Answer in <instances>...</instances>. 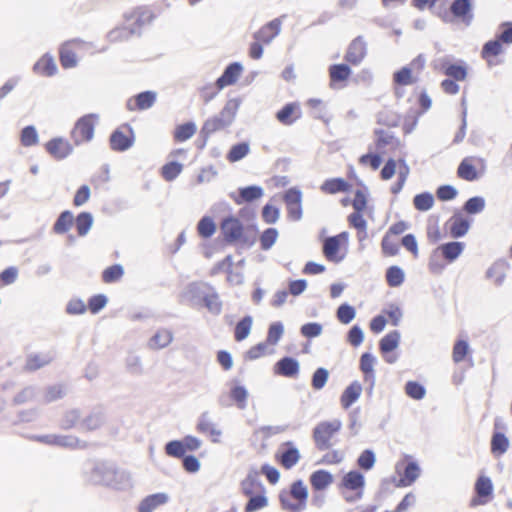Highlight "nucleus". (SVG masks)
Segmentation results:
<instances>
[{
  "mask_svg": "<svg viewBox=\"0 0 512 512\" xmlns=\"http://www.w3.org/2000/svg\"><path fill=\"white\" fill-rule=\"evenodd\" d=\"M349 233L342 231L334 236H327L322 240V254L333 263H340L344 260L345 254H341V246L347 245Z\"/></svg>",
  "mask_w": 512,
  "mask_h": 512,
  "instance_id": "6e6552de",
  "label": "nucleus"
},
{
  "mask_svg": "<svg viewBox=\"0 0 512 512\" xmlns=\"http://www.w3.org/2000/svg\"><path fill=\"white\" fill-rule=\"evenodd\" d=\"M419 111H410L404 119L403 131L405 134H410L417 125L418 117L428 111L432 105V100L427 92L424 90L420 93L418 98Z\"/></svg>",
  "mask_w": 512,
  "mask_h": 512,
  "instance_id": "a211bd4d",
  "label": "nucleus"
},
{
  "mask_svg": "<svg viewBox=\"0 0 512 512\" xmlns=\"http://www.w3.org/2000/svg\"><path fill=\"white\" fill-rule=\"evenodd\" d=\"M281 464L286 470L292 469L301 459V454L293 441H286L281 445Z\"/></svg>",
  "mask_w": 512,
  "mask_h": 512,
  "instance_id": "72a5a7b5",
  "label": "nucleus"
},
{
  "mask_svg": "<svg viewBox=\"0 0 512 512\" xmlns=\"http://www.w3.org/2000/svg\"><path fill=\"white\" fill-rule=\"evenodd\" d=\"M509 268V263L506 260H498L486 271V277L494 279L497 286L502 285L506 277V271Z\"/></svg>",
  "mask_w": 512,
  "mask_h": 512,
  "instance_id": "de8ad7c7",
  "label": "nucleus"
},
{
  "mask_svg": "<svg viewBox=\"0 0 512 512\" xmlns=\"http://www.w3.org/2000/svg\"><path fill=\"white\" fill-rule=\"evenodd\" d=\"M250 152V143L248 141H241L233 144L227 155L226 159L230 163H235L244 159Z\"/></svg>",
  "mask_w": 512,
  "mask_h": 512,
  "instance_id": "603ef678",
  "label": "nucleus"
},
{
  "mask_svg": "<svg viewBox=\"0 0 512 512\" xmlns=\"http://www.w3.org/2000/svg\"><path fill=\"white\" fill-rule=\"evenodd\" d=\"M240 490L244 496H251L255 492L266 490L264 484L259 479V471L256 467L251 466L246 477L240 482Z\"/></svg>",
  "mask_w": 512,
  "mask_h": 512,
  "instance_id": "b1692460",
  "label": "nucleus"
},
{
  "mask_svg": "<svg viewBox=\"0 0 512 512\" xmlns=\"http://www.w3.org/2000/svg\"><path fill=\"white\" fill-rule=\"evenodd\" d=\"M216 232V223L211 216H203L197 223V233L203 239H208Z\"/></svg>",
  "mask_w": 512,
  "mask_h": 512,
  "instance_id": "680f3d73",
  "label": "nucleus"
},
{
  "mask_svg": "<svg viewBox=\"0 0 512 512\" xmlns=\"http://www.w3.org/2000/svg\"><path fill=\"white\" fill-rule=\"evenodd\" d=\"M173 340V333L170 329L160 328L154 332L148 341V347L152 350H159L167 347Z\"/></svg>",
  "mask_w": 512,
  "mask_h": 512,
  "instance_id": "a19ab883",
  "label": "nucleus"
},
{
  "mask_svg": "<svg viewBox=\"0 0 512 512\" xmlns=\"http://www.w3.org/2000/svg\"><path fill=\"white\" fill-rule=\"evenodd\" d=\"M247 497L248 500L244 506V512H256L264 509L269 505V499L266 495V490L257 492V494H252L251 496Z\"/></svg>",
  "mask_w": 512,
  "mask_h": 512,
  "instance_id": "09e8293b",
  "label": "nucleus"
},
{
  "mask_svg": "<svg viewBox=\"0 0 512 512\" xmlns=\"http://www.w3.org/2000/svg\"><path fill=\"white\" fill-rule=\"evenodd\" d=\"M281 18H275L254 33V39L269 44L281 32Z\"/></svg>",
  "mask_w": 512,
  "mask_h": 512,
  "instance_id": "7c9ffc66",
  "label": "nucleus"
},
{
  "mask_svg": "<svg viewBox=\"0 0 512 512\" xmlns=\"http://www.w3.org/2000/svg\"><path fill=\"white\" fill-rule=\"evenodd\" d=\"M363 391L362 384L358 380L352 381L341 393L340 404L345 410L356 403Z\"/></svg>",
  "mask_w": 512,
  "mask_h": 512,
  "instance_id": "2f4dec72",
  "label": "nucleus"
},
{
  "mask_svg": "<svg viewBox=\"0 0 512 512\" xmlns=\"http://www.w3.org/2000/svg\"><path fill=\"white\" fill-rule=\"evenodd\" d=\"M404 460L406 462L404 474L401 475V473L397 468V472L399 473V478L396 479V477H392V481L395 483L396 487H408L413 485L417 479L421 476V466L412 455L405 454Z\"/></svg>",
  "mask_w": 512,
  "mask_h": 512,
  "instance_id": "f8f14e48",
  "label": "nucleus"
},
{
  "mask_svg": "<svg viewBox=\"0 0 512 512\" xmlns=\"http://www.w3.org/2000/svg\"><path fill=\"white\" fill-rule=\"evenodd\" d=\"M283 200L286 205L288 217L293 221L302 218V192L297 187H291L284 192Z\"/></svg>",
  "mask_w": 512,
  "mask_h": 512,
  "instance_id": "dca6fc26",
  "label": "nucleus"
},
{
  "mask_svg": "<svg viewBox=\"0 0 512 512\" xmlns=\"http://www.w3.org/2000/svg\"><path fill=\"white\" fill-rule=\"evenodd\" d=\"M94 222V218L92 213L87 211L80 212L76 217H74V224L76 227V231L78 236L83 237L88 234Z\"/></svg>",
  "mask_w": 512,
  "mask_h": 512,
  "instance_id": "3c124183",
  "label": "nucleus"
},
{
  "mask_svg": "<svg viewBox=\"0 0 512 512\" xmlns=\"http://www.w3.org/2000/svg\"><path fill=\"white\" fill-rule=\"evenodd\" d=\"M196 429L199 433L209 434L213 443H219L222 431L216 428L215 424L208 419V412H203L198 418Z\"/></svg>",
  "mask_w": 512,
  "mask_h": 512,
  "instance_id": "4c0bfd02",
  "label": "nucleus"
},
{
  "mask_svg": "<svg viewBox=\"0 0 512 512\" xmlns=\"http://www.w3.org/2000/svg\"><path fill=\"white\" fill-rule=\"evenodd\" d=\"M97 119V114L90 113L77 120L75 128L72 131V137L74 138L76 145H79L81 142H89L93 139L95 120Z\"/></svg>",
  "mask_w": 512,
  "mask_h": 512,
  "instance_id": "ddd939ff",
  "label": "nucleus"
},
{
  "mask_svg": "<svg viewBox=\"0 0 512 512\" xmlns=\"http://www.w3.org/2000/svg\"><path fill=\"white\" fill-rule=\"evenodd\" d=\"M441 71L448 77L458 81H464L468 74V67L463 60L452 63L448 57L440 59Z\"/></svg>",
  "mask_w": 512,
  "mask_h": 512,
  "instance_id": "5701e85b",
  "label": "nucleus"
},
{
  "mask_svg": "<svg viewBox=\"0 0 512 512\" xmlns=\"http://www.w3.org/2000/svg\"><path fill=\"white\" fill-rule=\"evenodd\" d=\"M230 400L240 410L246 409L248 405L249 391L239 378H232L228 382Z\"/></svg>",
  "mask_w": 512,
  "mask_h": 512,
  "instance_id": "4be33fe9",
  "label": "nucleus"
},
{
  "mask_svg": "<svg viewBox=\"0 0 512 512\" xmlns=\"http://www.w3.org/2000/svg\"><path fill=\"white\" fill-rule=\"evenodd\" d=\"M169 501V495L165 492H157L145 496L138 504L137 512H153L159 506Z\"/></svg>",
  "mask_w": 512,
  "mask_h": 512,
  "instance_id": "473e14b6",
  "label": "nucleus"
},
{
  "mask_svg": "<svg viewBox=\"0 0 512 512\" xmlns=\"http://www.w3.org/2000/svg\"><path fill=\"white\" fill-rule=\"evenodd\" d=\"M329 377H330V372L327 368L317 367L311 376V387L313 388V390H315V391L322 390L326 386V384L329 380Z\"/></svg>",
  "mask_w": 512,
  "mask_h": 512,
  "instance_id": "69168bd1",
  "label": "nucleus"
},
{
  "mask_svg": "<svg viewBox=\"0 0 512 512\" xmlns=\"http://www.w3.org/2000/svg\"><path fill=\"white\" fill-rule=\"evenodd\" d=\"M300 362L299 360L290 355H285L278 359L273 367V374L282 376L289 379H297L300 375Z\"/></svg>",
  "mask_w": 512,
  "mask_h": 512,
  "instance_id": "4468645a",
  "label": "nucleus"
},
{
  "mask_svg": "<svg viewBox=\"0 0 512 512\" xmlns=\"http://www.w3.org/2000/svg\"><path fill=\"white\" fill-rule=\"evenodd\" d=\"M64 43L59 50V60L64 69H70L77 66L78 59L76 53L67 47Z\"/></svg>",
  "mask_w": 512,
  "mask_h": 512,
  "instance_id": "774afa93",
  "label": "nucleus"
},
{
  "mask_svg": "<svg viewBox=\"0 0 512 512\" xmlns=\"http://www.w3.org/2000/svg\"><path fill=\"white\" fill-rule=\"evenodd\" d=\"M401 333L399 330H392L385 334L379 341V350L384 361L388 364H394L399 354L397 350L400 346Z\"/></svg>",
  "mask_w": 512,
  "mask_h": 512,
  "instance_id": "9b49d317",
  "label": "nucleus"
},
{
  "mask_svg": "<svg viewBox=\"0 0 512 512\" xmlns=\"http://www.w3.org/2000/svg\"><path fill=\"white\" fill-rule=\"evenodd\" d=\"M243 71V65L240 62H231L223 70L222 74L217 78L216 85L219 89H224L226 86L233 85L239 79Z\"/></svg>",
  "mask_w": 512,
  "mask_h": 512,
  "instance_id": "bb28decb",
  "label": "nucleus"
},
{
  "mask_svg": "<svg viewBox=\"0 0 512 512\" xmlns=\"http://www.w3.org/2000/svg\"><path fill=\"white\" fill-rule=\"evenodd\" d=\"M507 427L500 417L494 419V427L490 441V450L494 457L504 455L510 446V440L505 431Z\"/></svg>",
  "mask_w": 512,
  "mask_h": 512,
  "instance_id": "9d476101",
  "label": "nucleus"
},
{
  "mask_svg": "<svg viewBox=\"0 0 512 512\" xmlns=\"http://www.w3.org/2000/svg\"><path fill=\"white\" fill-rule=\"evenodd\" d=\"M125 19L127 22L133 21L130 26L135 27L141 33V28L153 21L154 14L149 10L137 9L130 15H125Z\"/></svg>",
  "mask_w": 512,
  "mask_h": 512,
  "instance_id": "c03bdc74",
  "label": "nucleus"
},
{
  "mask_svg": "<svg viewBox=\"0 0 512 512\" xmlns=\"http://www.w3.org/2000/svg\"><path fill=\"white\" fill-rule=\"evenodd\" d=\"M157 94L154 91L147 90L136 94L133 99H129L127 107L129 110H146L151 108L156 101Z\"/></svg>",
  "mask_w": 512,
  "mask_h": 512,
  "instance_id": "f704fd0d",
  "label": "nucleus"
},
{
  "mask_svg": "<svg viewBox=\"0 0 512 512\" xmlns=\"http://www.w3.org/2000/svg\"><path fill=\"white\" fill-rule=\"evenodd\" d=\"M74 224V215L70 210L62 211L55 220L52 231L57 235L67 233Z\"/></svg>",
  "mask_w": 512,
  "mask_h": 512,
  "instance_id": "a18cd8bd",
  "label": "nucleus"
},
{
  "mask_svg": "<svg viewBox=\"0 0 512 512\" xmlns=\"http://www.w3.org/2000/svg\"><path fill=\"white\" fill-rule=\"evenodd\" d=\"M405 394L416 401H420L425 398L427 390L424 384L417 380H408L404 385Z\"/></svg>",
  "mask_w": 512,
  "mask_h": 512,
  "instance_id": "864d4df0",
  "label": "nucleus"
},
{
  "mask_svg": "<svg viewBox=\"0 0 512 512\" xmlns=\"http://www.w3.org/2000/svg\"><path fill=\"white\" fill-rule=\"evenodd\" d=\"M474 492L476 495L470 499V507L486 505L491 502L494 497V485L491 478L483 473L480 474L474 484Z\"/></svg>",
  "mask_w": 512,
  "mask_h": 512,
  "instance_id": "1a4fd4ad",
  "label": "nucleus"
},
{
  "mask_svg": "<svg viewBox=\"0 0 512 512\" xmlns=\"http://www.w3.org/2000/svg\"><path fill=\"white\" fill-rule=\"evenodd\" d=\"M341 428L342 422L340 419L319 422L312 430V438L316 448L320 451L330 449L332 447L331 439Z\"/></svg>",
  "mask_w": 512,
  "mask_h": 512,
  "instance_id": "39448f33",
  "label": "nucleus"
},
{
  "mask_svg": "<svg viewBox=\"0 0 512 512\" xmlns=\"http://www.w3.org/2000/svg\"><path fill=\"white\" fill-rule=\"evenodd\" d=\"M464 248L465 244L463 242L450 241L439 245L435 252L440 251L443 258L447 262L452 263L462 254Z\"/></svg>",
  "mask_w": 512,
  "mask_h": 512,
  "instance_id": "58836bf2",
  "label": "nucleus"
},
{
  "mask_svg": "<svg viewBox=\"0 0 512 512\" xmlns=\"http://www.w3.org/2000/svg\"><path fill=\"white\" fill-rule=\"evenodd\" d=\"M197 131L196 124L193 121H187L179 124L174 130V139L177 142H184L190 139Z\"/></svg>",
  "mask_w": 512,
  "mask_h": 512,
  "instance_id": "052dcab7",
  "label": "nucleus"
},
{
  "mask_svg": "<svg viewBox=\"0 0 512 512\" xmlns=\"http://www.w3.org/2000/svg\"><path fill=\"white\" fill-rule=\"evenodd\" d=\"M240 103V99L237 98L228 100L217 115L205 120L202 125L204 133L212 135L231 126L235 120Z\"/></svg>",
  "mask_w": 512,
  "mask_h": 512,
  "instance_id": "20e7f679",
  "label": "nucleus"
},
{
  "mask_svg": "<svg viewBox=\"0 0 512 512\" xmlns=\"http://www.w3.org/2000/svg\"><path fill=\"white\" fill-rule=\"evenodd\" d=\"M108 487L117 491H127L133 487L131 474L114 463Z\"/></svg>",
  "mask_w": 512,
  "mask_h": 512,
  "instance_id": "a878e982",
  "label": "nucleus"
},
{
  "mask_svg": "<svg viewBox=\"0 0 512 512\" xmlns=\"http://www.w3.org/2000/svg\"><path fill=\"white\" fill-rule=\"evenodd\" d=\"M385 278L389 287L396 288L403 284L405 273L400 266L392 265L387 268Z\"/></svg>",
  "mask_w": 512,
  "mask_h": 512,
  "instance_id": "6e6d98bb",
  "label": "nucleus"
},
{
  "mask_svg": "<svg viewBox=\"0 0 512 512\" xmlns=\"http://www.w3.org/2000/svg\"><path fill=\"white\" fill-rule=\"evenodd\" d=\"M124 275V268L121 264L116 263L108 266L102 271L101 278L106 284H111L119 281Z\"/></svg>",
  "mask_w": 512,
  "mask_h": 512,
  "instance_id": "338daca9",
  "label": "nucleus"
},
{
  "mask_svg": "<svg viewBox=\"0 0 512 512\" xmlns=\"http://www.w3.org/2000/svg\"><path fill=\"white\" fill-rule=\"evenodd\" d=\"M367 51V42L364 40L363 36L359 35L348 45L344 60L351 65L357 66L364 60Z\"/></svg>",
  "mask_w": 512,
  "mask_h": 512,
  "instance_id": "6ab92c4d",
  "label": "nucleus"
},
{
  "mask_svg": "<svg viewBox=\"0 0 512 512\" xmlns=\"http://www.w3.org/2000/svg\"><path fill=\"white\" fill-rule=\"evenodd\" d=\"M334 475L326 469H317L309 476V482L313 492H324L333 484Z\"/></svg>",
  "mask_w": 512,
  "mask_h": 512,
  "instance_id": "cd10ccee",
  "label": "nucleus"
},
{
  "mask_svg": "<svg viewBox=\"0 0 512 512\" xmlns=\"http://www.w3.org/2000/svg\"><path fill=\"white\" fill-rule=\"evenodd\" d=\"M134 35L141 36V33L135 27L124 25L109 31L107 34V39L110 42H119L128 40L131 36Z\"/></svg>",
  "mask_w": 512,
  "mask_h": 512,
  "instance_id": "8fccbe9b",
  "label": "nucleus"
},
{
  "mask_svg": "<svg viewBox=\"0 0 512 512\" xmlns=\"http://www.w3.org/2000/svg\"><path fill=\"white\" fill-rule=\"evenodd\" d=\"M339 489H347L355 491L354 495L344 496V499L348 503H354L363 497L365 488V476L364 473L358 469H352L348 471L342 477L338 484Z\"/></svg>",
  "mask_w": 512,
  "mask_h": 512,
  "instance_id": "0eeeda50",
  "label": "nucleus"
},
{
  "mask_svg": "<svg viewBox=\"0 0 512 512\" xmlns=\"http://www.w3.org/2000/svg\"><path fill=\"white\" fill-rule=\"evenodd\" d=\"M435 203L434 196L432 193L425 191L416 194L413 197V206L416 210L426 212L430 210Z\"/></svg>",
  "mask_w": 512,
  "mask_h": 512,
  "instance_id": "e2e57ef3",
  "label": "nucleus"
},
{
  "mask_svg": "<svg viewBox=\"0 0 512 512\" xmlns=\"http://www.w3.org/2000/svg\"><path fill=\"white\" fill-rule=\"evenodd\" d=\"M114 462L106 460H89L84 466L86 482L92 485L108 487Z\"/></svg>",
  "mask_w": 512,
  "mask_h": 512,
  "instance_id": "423d86ee",
  "label": "nucleus"
},
{
  "mask_svg": "<svg viewBox=\"0 0 512 512\" xmlns=\"http://www.w3.org/2000/svg\"><path fill=\"white\" fill-rule=\"evenodd\" d=\"M452 358L455 363L464 362L468 358L472 359V350L469 344L468 335L463 331L460 332L458 339L454 343Z\"/></svg>",
  "mask_w": 512,
  "mask_h": 512,
  "instance_id": "c756f323",
  "label": "nucleus"
},
{
  "mask_svg": "<svg viewBox=\"0 0 512 512\" xmlns=\"http://www.w3.org/2000/svg\"><path fill=\"white\" fill-rule=\"evenodd\" d=\"M124 127L129 134H125L121 127L116 128L109 137L110 148L115 152H125L129 150L135 142V134L133 128L129 124Z\"/></svg>",
  "mask_w": 512,
  "mask_h": 512,
  "instance_id": "2eb2a0df",
  "label": "nucleus"
},
{
  "mask_svg": "<svg viewBox=\"0 0 512 512\" xmlns=\"http://www.w3.org/2000/svg\"><path fill=\"white\" fill-rule=\"evenodd\" d=\"M375 135V146L377 151L381 152L388 145H391L394 141L399 142L398 139L395 138L393 133H390L384 129L376 128L374 130Z\"/></svg>",
  "mask_w": 512,
  "mask_h": 512,
  "instance_id": "0e129e2a",
  "label": "nucleus"
},
{
  "mask_svg": "<svg viewBox=\"0 0 512 512\" xmlns=\"http://www.w3.org/2000/svg\"><path fill=\"white\" fill-rule=\"evenodd\" d=\"M365 339V332L361 326L356 323L352 325L345 335V341L353 348H358L362 345Z\"/></svg>",
  "mask_w": 512,
  "mask_h": 512,
  "instance_id": "13d9d810",
  "label": "nucleus"
},
{
  "mask_svg": "<svg viewBox=\"0 0 512 512\" xmlns=\"http://www.w3.org/2000/svg\"><path fill=\"white\" fill-rule=\"evenodd\" d=\"M457 176L465 181L473 182L480 178L476 167L472 163L471 157H465L459 163L457 168Z\"/></svg>",
  "mask_w": 512,
  "mask_h": 512,
  "instance_id": "37998d69",
  "label": "nucleus"
},
{
  "mask_svg": "<svg viewBox=\"0 0 512 512\" xmlns=\"http://www.w3.org/2000/svg\"><path fill=\"white\" fill-rule=\"evenodd\" d=\"M330 78V87L332 89H340L346 86L347 80L352 74L349 63L331 64L328 68Z\"/></svg>",
  "mask_w": 512,
  "mask_h": 512,
  "instance_id": "aec40b11",
  "label": "nucleus"
},
{
  "mask_svg": "<svg viewBox=\"0 0 512 512\" xmlns=\"http://www.w3.org/2000/svg\"><path fill=\"white\" fill-rule=\"evenodd\" d=\"M449 226V233L452 238H461L465 236L471 226V221L464 217L459 211L455 212L453 216L446 223Z\"/></svg>",
  "mask_w": 512,
  "mask_h": 512,
  "instance_id": "c85d7f7f",
  "label": "nucleus"
},
{
  "mask_svg": "<svg viewBox=\"0 0 512 512\" xmlns=\"http://www.w3.org/2000/svg\"><path fill=\"white\" fill-rule=\"evenodd\" d=\"M502 52V41L498 36H496V38L484 43L481 50V57L487 61L489 66H492L494 65V63L492 62V58L499 56Z\"/></svg>",
  "mask_w": 512,
  "mask_h": 512,
  "instance_id": "79ce46f5",
  "label": "nucleus"
},
{
  "mask_svg": "<svg viewBox=\"0 0 512 512\" xmlns=\"http://www.w3.org/2000/svg\"><path fill=\"white\" fill-rule=\"evenodd\" d=\"M309 497L308 487L302 479L294 480L289 490L282 489L278 494L280 507L283 511L302 512L307 506Z\"/></svg>",
  "mask_w": 512,
  "mask_h": 512,
  "instance_id": "f03ea898",
  "label": "nucleus"
},
{
  "mask_svg": "<svg viewBox=\"0 0 512 512\" xmlns=\"http://www.w3.org/2000/svg\"><path fill=\"white\" fill-rule=\"evenodd\" d=\"M300 106L297 102L286 103L276 113V119L283 125H291L300 117Z\"/></svg>",
  "mask_w": 512,
  "mask_h": 512,
  "instance_id": "e433bc0d",
  "label": "nucleus"
},
{
  "mask_svg": "<svg viewBox=\"0 0 512 512\" xmlns=\"http://www.w3.org/2000/svg\"><path fill=\"white\" fill-rule=\"evenodd\" d=\"M192 301L206 308L212 315H218L222 310V302L216 290L207 283H192L189 285Z\"/></svg>",
  "mask_w": 512,
  "mask_h": 512,
  "instance_id": "7ed1b4c3",
  "label": "nucleus"
},
{
  "mask_svg": "<svg viewBox=\"0 0 512 512\" xmlns=\"http://www.w3.org/2000/svg\"><path fill=\"white\" fill-rule=\"evenodd\" d=\"M449 12L455 20L470 26L474 19L473 0H453Z\"/></svg>",
  "mask_w": 512,
  "mask_h": 512,
  "instance_id": "f3484780",
  "label": "nucleus"
},
{
  "mask_svg": "<svg viewBox=\"0 0 512 512\" xmlns=\"http://www.w3.org/2000/svg\"><path fill=\"white\" fill-rule=\"evenodd\" d=\"M105 422V415L100 410H94L81 422V426L88 431L100 428Z\"/></svg>",
  "mask_w": 512,
  "mask_h": 512,
  "instance_id": "bf43d9fd",
  "label": "nucleus"
},
{
  "mask_svg": "<svg viewBox=\"0 0 512 512\" xmlns=\"http://www.w3.org/2000/svg\"><path fill=\"white\" fill-rule=\"evenodd\" d=\"M46 151L56 160H63L73 152V146L62 137H54L45 144Z\"/></svg>",
  "mask_w": 512,
  "mask_h": 512,
  "instance_id": "393cba45",
  "label": "nucleus"
},
{
  "mask_svg": "<svg viewBox=\"0 0 512 512\" xmlns=\"http://www.w3.org/2000/svg\"><path fill=\"white\" fill-rule=\"evenodd\" d=\"M33 72L42 76L51 77L54 76L57 71V65L53 56L50 53H45L38 59L33 65Z\"/></svg>",
  "mask_w": 512,
  "mask_h": 512,
  "instance_id": "c9c22d12",
  "label": "nucleus"
},
{
  "mask_svg": "<svg viewBox=\"0 0 512 512\" xmlns=\"http://www.w3.org/2000/svg\"><path fill=\"white\" fill-rule=\"evenodd\" d=\"M52 446L69 449H85L88 447V443L74 435L53 434Z\"/></svg>",
  "mask_w": 512,
  "mask_h": 512,
  "instance_id": "ea45409f",
  "label": "nucleus"
},
{
  "mask_svg": "<svg viewBox=\"0 0 512 512\" xmlns=\"http://www.w3.org/2000/svg\"><path fill=\"white\" fill-rule=\"evenodd\" d=\"M285 333V327L283 322H270V325L267 329V335L265 338V342L269 346H276L280 340L282 339Z\"/></svg>",
  "mask_w": 512,
  "mask_h": 512,
  "instance_id": "5fc2aeb1",
  "label": "nucleus"
},
{
  "mask_svg": "<svg viewBox=\"0 0 512 512\" xmlns=\"http://www.w3.org/2000/svg\"><path fill=\"white\" fill-rule=\"evenodd\" d=\"M416 81L417 78L413 77L411 66H403L402 68L393 73L394 85L407 86L414 84Z\"/></svg>",
  "mask_w": 512,
  "mask_h": 512,
  "instance_id": "4d7b16f0",
  "label": "nucleus"
},
{
  "mask_svg": "<svg viewBox=\"0 0 512 512\" xmlns=\"http://www.w3.org/2000/svg\"><path fill=\"white\" fill-rule=\"evenodd\" d=\"M320 188L324 193L336 194L339 192H349L351 185L344 178L336 177L325 180Z\"/></svg>",
  "mask_w": 512,
  "mask_h": 512,
  "instance_id": "49530a36",
  "label": "nucleus"
},
{
  "mask_svg": "<svg viewBox=\"0 0 512 512\" xmlns=\"http://www.w3.org/2000/svg\"><path fill=\"white\" fill-rule=\"evenodd\" d=\"M220 230L224 241L228 244L240 243L250 248L257 241V225L253 223L245 227L240 219L234 215H229L222 219Z\"/></svg>",
  "mask_w": 512,
  "mask_h": 512,
  "instance_id": "f257e3e1",
  "label": "nucleus"
},
{
  "mask_svg": "<svg viewBox=\"0 0 512 512\" xmlns=\"http://www.w3.org/2000/svg\"><path fill=\"white\" fill-rule=\"evenodd\" d=\"M264 195V189L259 185H248L238 188L237 192L229 193V197L238 205L252 203Z\"/></svg>",
  "mask_w": 512,
  "mask_h": 512,
  "instance_id": "412c9836",
  "label": "nucleus"
}]
</instances>
